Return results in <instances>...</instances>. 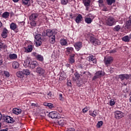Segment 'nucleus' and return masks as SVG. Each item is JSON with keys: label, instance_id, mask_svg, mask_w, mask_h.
I'll use <instances>...</instances> for the list:
<instances>
[{"label": "nucleus", "instance_id": "1", "mask_svg": "<svg viewBox=\"0 0 131 131\" xmlns=\"http://www.w3.org/2000/svg\"><path fill=\"white\" fill-rule=\"evenodd\" d=\"M48 116L52 119H55L57 118L59 119V118H60V114H59V113L57 112H51L49 113Z\"/></svg>", "mask_w": 131, "mask_h": 131}, {"label": "nucleus", "instance_id": "2", "mask_svg": "<svg viewBox=\"0 0 131 131\" xmlns=\"http://www.w3.org/2000/svg\"><path fill=\"white\" fill-rule=\"evenodd\" d=\"M105 75V73L102 71H97L95 76L93 77L92 80H96V79H98V78H100V77H102V76H104Z\"/></svg>", "mask_w": 131, "mask_h": 131}, {"label": "nucleus", "instance_id": "3", "mask_svg": "<svg viewBox=\"0 0 131 131\" xmlns=\"http://www.w3.org/2000/svg\"><path fill=\"white\" fill-rule=\"evenodd\" d=\"M104 64L106 66H108V65H110L113 62V57L111 56H106L104 57Z\"/></svg>", "mask_w": 131, "mask_h": 131}, {"label": "nucleus", "instance_id": "4", "mask_svg": "<svg viewBox=\"0 0 131 131\" xmlns=\"http://www.w3.org/2000/svg\"><path fill=\"white\" fill-rule=\"evenodd\" d=\"M106 23L108 26H113L115 23V19L112 16H110L106 19Z\"/></svg>", "mask_w": 131, "mask_h": 131}, {"label": "nucleus", "instance_id": "5", "mask_svg": "<svg viewBox=\"0 0 131 131\" xmlns=\"http://www.w3.org/2000/svg\"><path fill=\"white\" fill-rule=\"evenodd\" d=\"M90 41L94 46H99L101 45V41L94 37H90Z\"/></svg>", "mask_w": 131, "mask_h": 131}, {"label": "nucleus", "instance_id": "6", "mask_svg": "<svg viewBox=\"0 0 131 131\" xmlns=\"http://www.w3.org/2000/svg\"><path fill=\"white\" fill-rule=\"evenodd\" d=\"M3 119L5 120V122H7L8 123H14V122H15L14 119L9 116H4Z\"/></svg>", "mask_w": 131, "mask_h": 131}, {"label": "nucleus", "instance_id": "7", "mask_svg": "<svg viewBox=\"0 0 131 131\" xmlns=\"http://www.w3.org/2000/svg\"><path fill=\"white\" fill-rule=\"evenodd\" d=\"M46 32L48 37L53 36V35H56V34H57V32L55 31L54 30L47 29Z\"/></svg>", "mask_w": 131, "mask_h": 131}, {"label": "nucleus", "instance_id": "8", "mask_svg": "<svg viewBox=\"0 0 131 131\" xmlns=\"http://www.w3.org/2000/svg\"><path fill=\"white\" fill-rule=\"evenodd\" d=\"M130 76V74H121L119 75V78H120V79H121V81L124 80V79L127 80V79H129Z\"/></svg>", "mask_w": 131, "mask_h": 131}, {"label": "nucleus", "instance_id": "9", "mask_svg": "<svg viewBox=\"0 0 131 131\" xmlns=\"http://www.w3.org/2000/svg\"><path fill=\"white\" fill-rule=\"evenodd\" d=\"M123 113L122 112L116 111L115 112V117L116 119H120V118H122L123 117Z\"/></svg>", "mask_w": 131, "mask_h": 131}, {"label": "nucleus", "instance_id": "10", "mask_svg": "<svg viewBox=\"0 0 131 131\" xmlns=\"http://www.w3.org/2000/svg\"><path fill=\"white\" fill-rule=\"evenodd\" d=\"M36 72L40 76H42L43 75V74H45L46 71H45V69H43V68L38 67L36 68Z\"/></svg>", "mask_w": 131, "mask_h": 131}, {"label": "nucleus", "instance_id": "11", "mask_svg": "<svg viewBox=\"0 0 131 131\" xmlns=\"http://www.w3.org/2000/svg\"><path fill=\"white\" fill-rule=\"evenodd\" d=\"M74 47L76 51H78L82 48V42L80 41L77 42L74 44Z\"/></svg>", "mask_w": 131, "mask_h": 131}, {"label": "nucleus", "instance_id": "12", "mask_svg": "<svg viewBox=\"0 0 131 131\" xmlns=\"http://www.w3.org/2000/svg\"><path fill=\"white\" fill-rule=\"evenodd\" d=\"M87 60L89 62H93L94 64H96L97 63V59H96V57H95L93 55H90L87 57Z\"/></svg>", "mask_w": 131, "mask_h": 131}, {"label": "nucleus", "instance_id": "13", "mask_svg": "<svg viewBox=\"0 0 131 131\" xmlns=\"http://www.w3.org/2000/svg\"><path fill=\"white\" fill-rule=\"evenodd\" d=\"M38 17V13H33L29 17V20L30 21H35L36 18Z\"/></svg>", "mask_w": 131, "mask_h": 131}, {"label": "nucleus", "instance_id": "14", "mask_svg": "<svg viewBox=\"0 0 131 131\" xmlns=\"http://www.w3.org/2000/svg\"><path fill=\"white\" fill-rule=\"evenodd\" d=\"M8 33H9V31L7 30V28H4L1 35L3 38H6L8 37Z\"/></svg>", "mask_w": 131, "mask_h": 131}, {"label": "nucleus", "instance_id": "15", "mask_svg": "<svg viewBox=\"0 0 131 131\" xmlns=\"http://www.w3.org/2000/svg\"><path fill=\"white\" fill-rule=\"evenodd\" d=\"M33 50V46L32 45H28L27 48H25V52L26 53H31Z\"/></svg>", "mask_w": 131, "mask_h": 131}, {"label": "nucleus", "instance_id": "16", "mask_svg": "<svg viewBox=\"0 0 131 131\" xmlns=\"http://www.w3.org/2000/svg\"><path fill=\"white\" fill-rule=\"evenodd\" d=\"M99 114V111L97 110H95L94 111H89V115L93 117H96Z\"/></svg>", "mask_w": 131, "mask_h": 131}, {"label": "nucleus", "instance_id": "17", "mask_svg": "<svg viewBox=\"0 0 131 131\" xmlns=\"http://www.w3.org/2000/svg\"><path fill=\"white\" fill-rule=\"evenodd\" d=\"M66 54L68 56V55H71L72 53H73V48L72 47H68L66 48Z\"/></svg>", "mask_w": 131, "mask_h": 131}, {"label": "nucleus", "instance_id": "18", "mask_svg": "<svg viewBox=\"0 0 131 131\" xmlns=\"http://www.w3.org/2000/svg\"><path fill=\"white\" fill-rule=\"evenodd\" d=\"M12 112L14 114L18 115V114H21V113H22V110L18 108H14L13 109Z\"/></svg>", "mask_w": 131, "mask_h": 131}, {"label": "nucleus", "instance_id": "19", "mask_svg": "<svg viewBox=\"0 0 131 131\" xmlns=\"http://www.w3.org/2000/svg\"><path fill=\"white\" fill-rule=\"evenodd\" d=\"M60 43L61 46H68V41L67 39L62 38L60 39Z\"/></svg>", "mask_w": 131, "mask_h": 131}, {"label": "nucleus", "instance_id": "20", "mask_svg": "<svg viewBox=\"0 0 131 131\" xmlns=\"http://www.w3.org/2000/svg\"><path fill=\"white\" fill-rule=\"evenodd\" d=\"M75 56V54H72L70 55L69 62L71 64H73V63L75 62V60H74Z\"/></svg>", "mask_w": 131, "mask_h": 131}, {"label": "nucleus", "instance_id": "21", "mask_svg": "<svg viewBox=\"0 0 131 131\" xmlns=\"http://www.w3.org/2000/svg\"><path fill=\"white\" fill-rule=\"evenodd\" d=\"M56 35H53V36H51L50 37H49V42H50V43H52V45H53V43H54L55 42H56Z\"/></svg>", "mask_w": 131, "mask_h": 131}, {"label": "nucleus", "instance_id": "22", "mask_svg": "<svg viewBox=\"0 0 131 131\" xmlns=\"http://www.w3.org/2000/svg\"><path fill=\"white\" fill-rule=\"evenodd\" d=\"M57 123V124H59V125L63 126V125H64V124L65 123V121H64V119H63V118H60L58 120Z\"/></svg>", "mask_w": 131, "mask_h": 131}, {"label": "nucleus", "instance_id": "23", "mask_svg": "<svg viewBox=\"0 0 131 131\" xmlns=\"http://www.w3.org/2000/svg\"><path fill=\"white\" fill-rule=\"evenodd\" d=\"M16 76L18 77V78H23L24 77V74H23V72L18 71L16 73Z\"/></svg>", "mask_w": 131, "mask_h": 131}, {"label": "nucleus", "instance_id": "24", "mask_svg": "<svg viewBox=\"0 0 131 131\" xmlns=\"http://www.w3.org/2000/svg\"><path fill=\"white\" fill-rule=\"evenodd\" d=\"M9 57L11 60H16L18 58V56L17 54L13 53L9 54Z\"/></svg>", "mask_w": 131, "mask_h": 131}, {"label": "nucleus", "instance_id": "25", "mask_svg": "<svg viewBox=\"0 0 131 131\" xmlns=\"http://www.w3.org/2000/svg\"><path fill=\"white\" fill-rule=\"evenodd\" d=\"M37 66V62L36 61H32L31 62V64L30 65V68H32V69H34Z\"/></svg>", "mask_w": 131, "mask_h": 131}, {"label": "nucleus", "instance_id": "26", "mask_svg": "<svg viewBox=\"0 0 131 131\" xmlns=\"http://www.w3.org/2000/svg\"><path fill=\"white\" fill-rule=\"evenodd\" d=\"M81 19H82V15L80 14H78L75 19L76 23H79V22H81Z\"/></svg>", "mask_w": 131, "mask_h": 131}, {"label": "nucleus", "instance_id": "27", "mask_svg": "<svg viewBox=\"0 0 131 131\" xmlns=\"http://www.w3.org/2000/svg\"><path fill=\"white\" fill-rule=\"evenodd\" d=\"M22 4L25 6H29L31 5L30 0H22Z\"/></svg>", "mask_w": 131, "mask_h": 131}, {"label": "nucleus", "instance_id": "28", "mask_svg": "<svg viewBox=\"0 0 131 131\" xmlns=\"http://www.w3.org/2000/svg\"><path fill=\"white\" fill-rule=\"evenodd\" d=\"M9 16H10V13L7 11L4 12L2 14V17L3 18H4V19H8Z\"/></svg>", "mask_w": 131, "mask_h": 131}, {"label": "nucleus", "instance_id": "29", "mask_svg": "<svg viewBox=\"0 0 131 131\" xmlns=\"http://www.w3.org/2000/svg\"><path fill=\"white\" fill-rule=\"evenodd\" d=\"M122 39L123 41H125V42H128L130 39V38H129V36H128V35H127L123 37Z\"/></svg>", "mask_w": 131, "mask_h": 131}, {"label": "nucleus", "instance_id": "30", "mask_svg": "<svg viewBox=\"0 0 131 131\" xmlns=\"http://www.w3.org/2000/svg\"><path fill=\"white\" fill-rule=\"evenodd\" d=\"M83 3L85 7H89L91 4V0H83Z\"/></svg>", "mask_w": 131, "mask_h": 131}, {"label": "nucleus", "instance_id": "31", "mask_svg": "<svg viewBox=\"0 0 131 131\" xmlns=\"http://www.w3.org/2000/svg\"><path fill=\"white\" fill-rule=\"evenodd\" d=\"M30 64H31V63L30 62V60L28 59L25 61L24 65L26 67H28L29 66L30 67Z\"/></svg>", "mask_w": 131, "mask_h": 131}, {"label": "nucleus", "instance_id": "32", "mask_svg": "<svg viewBox=\"0 0 131 131\" xmlns=\"http://www.w3.org/2000/svg\"><path fill=\"white\" fill-rule=\"evenodd\" d=\"M7 46L4 43L0 42V51L2 50H6Z\"/></svg>", "mask_w": 131, "mask_h": 131}, {"label": "nucleus", "instance_id": "33", "mask_svg": "<svg viewBox=\"0 0 131 131\" xmlns=\"http://www.w3.org/2000/svg\"><path fill=\"white\" fill-rule=\"evenodd\" d=\"M17 28V25L14 23H12L10 24V29H12V30H15V29Z\"/></svg>", "mask_w": 131, "mask_h": 131}, {"label": "nucleus", "instance_id": "34", "mask_svg": "<svg viewBox=\"0 0 131 131\" xmlns=\"http://www.w3.org/2000/svg\"><path fill=\"white\" fill-rule=\"evenodd\" d=\"M24 75H29L30 74V71L28 69H24L22 71Z\"/></svg>", "mask_w": 131, "mask_h": 131}, {"label": "nucleus", "instance_id": "35", "mask_svg": "<svg viewBox=\"0 0 131 131\" xmlns=\"http://www.w3.org/2000/svg\"><path fill=\"white\" fill-rule=\"evenodd\" d=\"M12 67L13 68H14V69H17V68H19V63L18 62H14L12 64Z\"/></svg>", "mask_w": 131, "mask_h": 131}, {"label": "nucleus", "instance_id": "36", "mask_svg": "<svg viewBox=\"0 0 131 131\" xmlns=\"http://www.w3.org/2000/svg\"><path fill=\"white\" fill-rule=\"evenodd\" d=\"M92 21L93 20L90 17H86L85 18V22L87 23V24H91Z\"/></svg>", "mask_w": 131, "mask_h": 131}, {"label": "nucleus", "instance_id": "37", "mask_svg": "<svg viewBox=\"0 0 131 131\" xmlns=\"http://www.w3.org/2000/svg\"><path fill=\"white\" fill-rule=\"evenodd\" d=\"M116 0H106V3L108 6L112 5V4H114L115 3Z\"/></svg>", "mask_w": 131, "mask_h": 131}, {"label": "nucleus", "instance_id": "38", "mask_svg": "<svg viewBox=\"0 0 131 131\" xmlns=\"http://www.w3.org/2000/svg\"><path fill=\"white\" fill-rule=\"evenodd\" d=\"M35 38L36 40H41V35L37 34L35 35Z\"/></svg>", "mask_w": 131, "mask_h": 131}, {"label": "nucleus", "instance_id": "39", "mask_svg": "<svg viewBox=\"0 0 131 131\" xmlns=\"http://www.w3.org/2000/svg\"><path fill=\"white\" fill-rule=\"evenodd\" d=\"M36 59H37V60H38L39 61H41V62H42V61H43V56H42L40 54H38L36 57Z\"/></svg>", "mask_w": 131, "mask_h": 131}, {"label": "nucleus", "instance_id": "40", "mask_svg": "<svg viewBox=\"0 0 131 131\" xmlns=\"http://www.w3.org/2000/svg\"><path fill=\"white\" fill-rule=\"evenodd\" d=\"M35 45L36 47H39L41 45V40H36L35 41Z\"/></svg>", "mask_w": 131, "mask_h": 131}, {"label": "nucleus", "instance_id": "41", "mask_svg": "<svg viewBox=\"0 0 131 131\" xmlns=\"http://www.w3.org/2000/svg\"><path fill=\"white\" fill-rule=\"evenodd\" d=\"M53 97V95L51 93V91H50L49 93H47V98L49 99V100H51Z\"/></svg>", "mask_w": 131, "mask_h": 131}, {"label": "nucleus", "instance_id": "42", "mask_svg": "<svg viewBox=\"0 0 131 131\" xmlns=\"http://www.w3.org/2000/svg\"><path fill=\"white\" fill-rule=\"evenodd\" d=\"M102 125H103V121H100L97 123V126L98 128H100V127H101V126H102Z\"/></svg>", "mask_w": 131, "mask_h": 131}, {"label": "nucleus", "instance_id": "43", "mask_svg": "<svg viewBox=\"0 0 131 131\" xmlns=\"http://www.w3.org/2000/svg\"><path fill=\"white\" fill-rule=\"evenodd\" d=\"M120 25H117L114 28V31H119L120 30Z\"/></svg>", "mask_w": 131, "mask_h": 131}, {"label": "nucleus", "instance_id": "44", "mask_svg": "<svg viewBox=\"0 0 131 131\" xmlns=\"http://www.w3.org/2000/svg\"><path fill=\"white\" fill-rule=\"evenodd\" d=\"M31 21L30 22V25L32 26L33 27H35L36 26V23L35 22V20H31Z\"/></svg>", "mask_w": 131, "mask_h": 131}, {"label": "nucleus", "instance_id": "45", "mask_svg": "<svg viewBox=\"0 0 131 131\" xmlns=\"http://www.w3.org/2000/svg\"><path fill=\"white\" fill-rule=\"evenodd\" d=\"M4 74L5 75V76H6V77H10V73H9V72L4 71Z\"/></svg>", "mask_w": 131, "mask_h": 131}, {"label": "nucleus", "instance_id": "46", "mask_svg": "<svg viewBox=\"0 0 131 131\" xmlns=\"http://www.w3.org/2000/svg\"><path fill=\"white\" fill-rule=\"evenodd\" d=\"M61 4L62 5H67L68 4V0H61Z\"/></svg>", "mask_w": 131, "mask_h": 131}, {"label": "nucleus", "instance_id": "47", "mask_svg": "<svg viewBox=\"0 0 131 131\" xmlns=\"http://www.w3.org/2000/svg\"><path fill=\"white\" fill-rule=\"evenodd\" d=\"M127 26H131V16L129 17V20H128L126 23Z\"/></svg>", "mask_w": 131, "mask_h": 131}, {"label": "nucleus", "instance_id": "48", "mask_svg": "<svg viewBox=\"0 0 131 131\" xmlns=\"http://www.w3.org/2000/svg\"><path fill=\"white\" fill-rule=\"evenodd\" d=\"M74 75L77 79H78V78L80 77V75H79V74L78 72L75 73Z\"/></svg>", "mask_w": 131, "mask_h": 131}, {"label": "nucleus", "instance_id": "49", "mask_svg": "<svg viewBox=\"0 0 131 131\" xmlns=\"http://www.w3.org/2000/svg\"><path fill=\"white\" fill-rule=\"evenodd\" d=\"M110 106H114V105H115V101H114V100H111L110 101Z\"/></svg>", "mask_w": 131, "mask_h": 131}, {"label": "nucleus", "instance_id": "50", "mask_svg": "<svg viewBox=\"0 0 131 131\" xmlns=\"http://www.w3.org/2000/svg\"><path fill=\"white\" fill-rule=\"evenodd\" d=\"M67 85H68V86H71L72 84H71V80H68L67 81Z\"/></svg>", "mask_w": 131, "mask_h": 131}, {"label": "nucleus", "instance_id": "51", "mask_svg": "<svg viewBox=\"0 0 131 131\" xmlns=\"http://www.w3.org/2000/svg\"><path fill=\"white\" fill-rule=\"evenodd\" d=\"M49 108H52L54 107V105L51 103H48V106Z\"/></svg>", "mask_w": 131, "mask_h": 131}, {"label": "nucleus", "instance_id": "52", "mask_svg": "<svg viewBox=\"0 0 131 131\" xmlns=\"http://www.w3.org/2000/svg\"><path fill=\"white\" fill-rule=\"evenodd\" d=\"M42 35L43 36H48V35L47 34V32L43 31L42 33Z\"/></svg>", "mask_w": 131, "mask_h": 131}, {"label": "nucleus", "instance_id": "53", "mask_svg": "<svg viewBox=\"0 0 131 131\" xmlns=\"http://www.w3.org/2000/svg\"><path fill=\"white\" fill-rule=\"evenodd\" d=\"M59 99L60 101H62V99H63V95L61 94H59Z\"/></svg>", "mask_w": 131, "mask_h": 131}, {"label": "nucleus", "instance_id": "54", "mask_svg": "<svg viewBox=\"0 0 131 131\" xmlns=\"http://www.w3.org/2000/svg\"><path fill=\"white\" fill-rule=\"evenodd\" d=\"M116 53V50H115V49H113V50H112V51H110V53L111 54H114V53Z\"/></svg>", "mask_w": 131, "mask_h": 131}, {"label": "nucleus", "instance_id": "55", "mask_svg": "<svg viewBox=\"0 0 131 131\" xmlns=\"http://www.w3.org/2000/svg\"><path fill=\"white\" fill-rule=\"evenodd\" d=\"M88 108H84L83 110H82V111L83 112V113H85L86 112H88Z\"/></svg>", "mask_w": 131, "mask_h": 131}, {"label": "nucleus", "instance_id": "56", "mask_svg": "<svg viewBox=\"0 0 131 131\" xmlns=\"http://www.w3.org/2000/svg\"><path fill=\"white\" fill-rule=\"evenodd\" d=\"M33 54L34 56H35V57H36V58H37L38 54H37V53H36V52H34Z\"/></svg>", "mask_w": 131, "mask_h": 131}, {"label": "nucleus", "instance_id": "57", "mask_svg": "<svg viewBox=\"0 0 131 131\" xmlns=\"http://www.w3.org/2000/svg\"><path fill=\"white\" fill-rule=\"evenodd\" d=\"M98 3H99V4H103V0H99Z\"/></svg>", "mask_w": 131, "mask_h": 131}, {"label": "nucleus", "instance_id": "58", "mask_svg": "<svg viewBox=\"0 0 131 131\" xmlns=\"http://www.w3.org/2000/svg\"><path fill=\"white\" fill-rule=\"evenodd\" d=\"M43 105H44L45 106H47L48 107V105H49V103H48V102H45V103H43Z\"/></svg>", "mask_w": 131, "mask_h": 131}, {"label": "nucleus", "instance_id": "59", "mask_svg": "<svg viewBox=\"0 0 131 131\" xmlns=\"http://www.w3.org/2000/svg\"><path fill=\"white\" fill-rule=\"evenodd\" d=\"M2 118H3V115H2V113H0V121L2 120Z\"/></svg>", "mask_w": 131, "mask_h": 131}, {"label": "nucleus", "instance_id": "60", "mask_svg": "<svg viewBox=\"0 0 131 131\" xmlns=\"http://www.w3.org/2000/svg\"><path fill=\"white\" fill-rule=\"evenodd\" d=\"M31 106H34L36 107V106H37V105H36V104H35V103H32Z\"/></svg>", "mask_w": 131, "mask_h": 131}, {"label": "nucleus", "instance_id": "61", "mask_svg": "<svg viewBox=\"0 0 131 131\" xmlns=\"http://www.w3.org/2000/svg\"><path fill=\"white\" fill-rule=\"evenodd\" d=\"M1 65H3V60H0V66H1Z\"/></svg>", "mask_w": 131, "mask_h": 131}, {"label": "nucleus", "instance_id": "62", "mask_svg": "<svg viewBox=\"0 0 131 131\" xmlns=\"http://www.w3.org/2000/svg\"><path fill=\"white\" fill-rule=\"evenodd\" d=\"M0 131H8V128L5 129H1Z\"/></svg>", "mask_w": 131, "mask_h": 131}, {"label": "nucleus", "instance_id": "63", "mask_svg": "<svg viewBox=\"0 0 131 131\" xmlns=\"http://www.w3.org/2000/svg\"><path fill=\"white\" fill-rule=\"evenodd\" d=\"M14 3H18L19 0H12Z\"/></svg>", "mask_w": 131, "mask_h": 131}, {"label": "nucleus", "instance_id": "64", "mask_svg": "<svg viewBox=\"0 0 131 131\" xmlns=\"http://www.w3.org/2000/svg\"><path fill=\"white\" fill-rule=\"evenodd\" d=\"M77 86H81V84L77 83Z\"/></svg>", "mask_w": 131, "mask_h": 131}]
</instances>
